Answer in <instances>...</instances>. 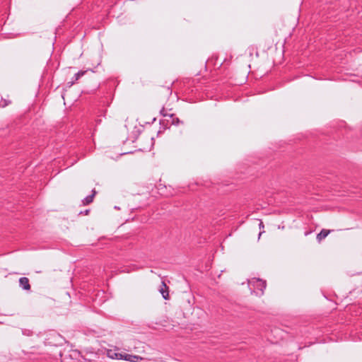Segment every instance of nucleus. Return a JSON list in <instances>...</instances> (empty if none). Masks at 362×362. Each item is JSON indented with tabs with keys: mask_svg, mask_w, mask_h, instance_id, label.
I'll return each instance as SVG.
<instances>
[{
	"mask_svg": "<svg viewBox=\"0 0 362 362\" xmlns=\"http://www.w3.org/2000/svg\"><path fill=\"white\" fill-rule=\"evenodd\" d=\"M248 285L250 289L259 290L261 294L263 293L264 290L266 288V281L261 279L253 278L248 281Z\"/></svg>",
	"mask_w": 362,
	"mask_h": 362,
	"instance_id": "nucleus-1",
	"label": "nucleus"
},
{
	"mask_svg": "<svg viewBox=\"0 0 362 362\" xmlns=\"http://www.w3.org/2000/svg\"><path fill=\"white\" fill-rule=\"evenodd\" d=\"M19 285L23 290H30L29 279L27 277H21L19 279Z\"/></svg>",
	"mask_w": 362,
	"mask_h": 362,
	"instance_id": "nucleus-2",
	"label": "nucleus"
},
{
	"mask_svg": "<svg viewBox=\"0 0 362 362\" xmlns=\"http://www.w3.org/2000/svg\"><path fill=\"white\" fill-rule=\"evenodd\" d=\"M159 291L165 300L169 299V288L163 281Z\"/></svg>",
	"mask_w": 362,
	"mask_h": 362,
	"instance_id": "nucleus-3",
	"label": "nucleus"
},
{
	"mask_svg": "<svg viewBox=\"0 0 362 362\" xmlns=\"http://www.w3.org/2000/svg\"><path fill=\"white\" fill-rule=\"evenodd\" d=\"M90 71L93 72V71L92 69H87V70H86V71H83V70L79 71L78 72H77L76 74H75V75H74V81H72L71 82V85H73V84L75 83V81H78L80 78H81L82 76H83L85 75V74H86L87 71Z\"/></svg>",
	"mask_w": 362,
	"mask_h": 362,
	"instance_id": "nucleus-4",
	"label": "nucleus"
},
{
	"mask_svg": "<svg viewBox=\"0 0 362 362\" xmlns=\"http://www.w3.org/2000/svg\"><path fill=\"white\" fill-rule=\"evenodd\" d=\"M95 194H96V192H95V189H93V190L92 191V194H90V195H88V196L86 197L82 200V203H83V205H87V204H90V203L93 202V197H94V196L95 195Z\"/></svg>",
	"mask_w": 362,
	"mask_h": 362,
	"instance_id": "nucleus-5",
	"label": "nucleus"
},
{
	"mask_svg": "<svg viewBox=\"0 0 362 362\" xmlns=\"http://www.w3.org/2000/svg\"><path fill=\"white\" fill-rule=\"evenodd\" d=\"M125 361H131V362H138L139 359H141L140 356L131 355V354H125L124 358Z\"/></svg>",
	"mask_w": 362,
	"mask_h": 362,
	"instance_id": "nucleus-6",
	"label": "nucleus"
},
{
	"mask_svg": "<svg viewBox=\"0 0 362 362\" xmlns=\"http://www.w3.org/2000/svg\"><path fill=\"white\" fill-rule=\"evenodd\" d=\"M329 233H330V230H326V229H322L320 231V233H318L317 235V240L319 242L321 241L322 239L325 238L329 235Z\"/></svg>",
	"mask_w": 362,
	"mask_h": 362,
	"instance_id": "nucleus-7",
	"label": "nucleus"
},
{
	"mask_svg": "<svg viewBox=\"0 0 362 362\" xmlns=\"http://www.w3.org/2000/svg\"><path fill=\"white\" fill-rule=\"evenodd\" d=\"M11 103V101L6 99V98H4L1 95H0V107H5L6 106H7L8 104Z\"/></svg>",
	"mask_w": 362,
	"mask_h": 362,
	"instance_id": "nucleus-8",
	"label": "nucleus"
},
{
	"mask_svg": "<svg viewBox=\"0 0 362 362\" xmlns=\"http://www.w3.org/2000/svg\"><path fill=\"white\" fill-rule=\"evenodd\" d=\"M259 230H260V232L259 233V236H258V238H260L261 235L264 233V226L263 224V222L260 221L259 223Z\"/></svg>",
	"mask_w": 362,
	"mask_h": 362,
	"instance_id": "nucleus-9",
	"label": "nucleus"
},
{
	"mask_svg": "<svg viewBox=\"0 0 362 362\" xmlns=\"http://www.w3.org/2000/svg\"><path fill=\"white\" fill-rule=\"evenodd\" d=\"M160 114L163 116V117H173V114H168L165 112V108H163L161 110H160Z\"/></svg>",
	"mask_w": 362,
	"mask_h": 362,
	"instance_id": "nucleus-10",
	"label": "nucleus"
},
{
	"mask_svg": "<svg viewBox=\"0 0 362 362\" xmlns=\"http://www.w3.org/2000/svg\"><path fill=\"white\" fill-rule=\"evenodd\" d=\"M172 118V124H175V125H177L178 124H180V120L177 118V117H174V116Z\"/></svg>",
	"mask_w": 362,
	"mask_h": 362,
	"instance_id": "nucleus-11",
	"label": "nucleus"
},
{
	"mask_svg": "<svg viewBox=\"0 0 362 362\" xmlns=\"http://www.w3.org/2000/svg\"><path fill=\"white\" fill-rule=\"evenodd\" d=\"M22 334L23 335H26V336H31L32 334H33V332L30 329H23L22 330Z\"/></svg>",
	"mask_w": 362,
	"mask_h": 362,
	"instance_id": "nucleus-12",
	"label": "nucleus"
},
{
	"mask_svg": "<svg viewBox=\"0 0 362 362\" xmlns=\"http://www.w3.org/2000/svg\"><path fill=\"white\" fill-rule=\"evenodd\" d=\"M89 211H89L88 209H86V210H85L84 211H81V212L79 213V214H82V215H88V213H89Z\"/></svg>",
	"mask_w": 362,
	"mask_h": 362,
	"instance_id": "nucleus-13",
	"label": "nucleus"
},
{
	"mask_svg": "<svg viewBox=\"0 0 362 362\" xmlns=\"http://www.w3.org/2000/svg\"><path fill=\"white\" fill-rule=\"evenodd\" d=\"M115 209H119V208L118 206H115Z\"/></svg>",
	"mask_w": 362,
	"mask_h": 362,
	"instance_id": "nucleus-14",
	"label": "nucleus"
}]
</instances>
